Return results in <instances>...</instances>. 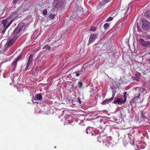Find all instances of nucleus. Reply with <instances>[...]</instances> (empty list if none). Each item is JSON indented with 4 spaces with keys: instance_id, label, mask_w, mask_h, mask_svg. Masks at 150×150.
Masks as SVG:
<instances>
[{
    "instance_id": "obj_1",
    "label": "nucleus",
    "mask_w": 150,
    "mask_h": 150,
    "mask_svg": "<svg viewBox=\"0 0 150 150\" xmlns=\"http://www.w3.org/2000/svg\"><path fill=\"white\" fill-rule=\"evenodd\" d=\"M14 20V19H11V18H8L2 21L1 25H2V27L1 28V30H2V33L4 34L5 33L6 30Z\"/></svg>"
},
{
    "instance_id": "obj_2",
    "label": "nucleus",
    "mask_w": 150,
    "mask_h": 150,
    "mask_svg": "<svg viewBox=\"0 0 150 150\" xmlns=\"http://www.w3.org/2000/svg\"><path fill=\"white\" fill-rule=\"evenodd\" d=\"M65 1L63 0H54V8L55 9H59L64 7L66 4Z\"/></svg>"
},
{
    "instance_id": "obj_3",
    "label": "nucleus",
    "mask_w": 150,
    "mask_h": 150,
    "mask_svg": "<svg viewBox=\"0 0 150 150\" xmlns=\"http://www.w3.org/2000/svg\"><path fill=\"white\" fill-rule=\"evenodd\" d=\"M142 22V27L145 30H147L149 28L150 24L149 22L145 18H142L141 20Z\"/></svg>"
},
{
    "instance_id": "obj_4",
    "label": "nucleus",
    "mask_w": 150,
    "mask_h": 150,
    "mask_svg": "<svg viewBox=\"0 0 150 150\" xmlns=\"http://www.w3.org/2000/svg\"><path fill=\"white\" fill-rule=\"evenodd\" d=\"M126 99V96H124L123 98H116L114 100V103L115 104L117 103L119 105H121L124 103L125 102Z\"/></svg>"
},
{
    "instance_id": "obj_5",
    "label": "nucleus",
    "mask_w": 150,
    "mask_h": 150,
    "mask_svg": "<svg viewBox=\"0 0 150 150\" xmlns=\"http://www.w3.org/2000/svg\"><path fill=\"white\" fill-rule=\"evenodd\" d=\"M25 25V23H20L14 29L13 32L14 34H16L19 33L21 30L22 29Z\"/></svg>"
},
{
    "instance_id": "obj_6",
    "label": "nucleus",
    "mask_w": 150,
    "mask_h": 150,
    "mask_svg": "<svg viewBox=\"0 0 150 150\" xmlns=\"http://www.w3.org/2000/svg\"><path fill=\"white\" fill-rule=\"evenodd\" d=\"M42 99V96L41 94H37L34 98L33 97L32 98V101L34 103H38V101H40Z\"/></svg>"
},
{
    "instance_id": "obj_7",
    "label": "nucleus",
    "mask_w": 150,
    "mask_h": 150,
    "mask_svg": "<svg viewBox=\"0 0 150 150\" xmlns=\"http://www.w3.org/2000/svg\"><path fill=\"white\" fill-rule=\"evenodd\" d=\"M33 56L32 54H30L27 63L25 68V71L28 70V67L31 64L33 63Z\"/></svg>"
},
{
    "instance_id": "obj_8",
    "label": "nucleus",
    "mask_w": 150,
    "mask_h": 150,
    "mask_svg": "<svg viewBox=\"0 0 150 150\" xmlns=\"http://www.w3.org/2000/svg\"><path fill=\"white\" fill-rule=\"evenodd\" d=\"M103 142H105V146L109 147L111 145L112 142L111 137H107L105 139H103Z\"/></svg>"
},
{
    "instance_id": "obj_9",
    "label": "nucleus",
    "mask_w": 150,
    "mask_h": 150,
    "mask_svg": "<svg viewBox=\"0 0 150 150\" xmlns=\"http://www.w3.org/2000/svg\"><path fill=\"white\" fill-rule=\"evenodd\" d=\"M21 56H18L17 58L13 61V62L12 64L11 67L13 69V70L12 71V72L13 71H14V69L16 67V66L17 64V62L19 61L21 58Z\"/></svg>"
},
{
    "instance_id": "obj_10",
    "label": "nucleus",
    "mask_w": 150,
    "mask_h": 150,
    "mask_svg": "<svg viewBox=\"0 0 150 150\" xmlns=\"http://www.w3.org/2000/svg\"><path fill=\"white\" fill-rule=\"evenodd\" d=\"M139 42L140 45L144 47H147L150 45V42L145 41L143 39H139Z\"/></svg>"
},
{
    "instance_id": "obj_11",
    "label": "nucleus",
    "mask_w": 150,
    "mask_h": 150,
    "mask_svg": "<svg viewBox=\"0 0 150 150\" xmlns=\"http://www.w3.org/2000/svg\"><path fill=\"white\" fill-rule=\"evenodd\" d=\"M18 37V36H15L10 39H8V40L6 44H7L8 45L11 46Z\"/></svg>"
},
{
    "instance_id": "obj_12",
    "label": "nucleus",
    "mask_w": 150,
    "mask_h": 150,
    "mask_svg": "<svg viewBox=\"0 0 150 150\" xmlns=\"http://www.w3.org/2000/svg\"><path fill=\"white\" fill-rule=\"evenodd\" d=\"M98 37V34L93 35L91 34L89 38L88 42L90 44L93 42Z\"/></svg>"
},
{
    "instance_id": "obj_13",
    "label": "nucleus",
    "mask_w": 150,
    "mask_h": 150,
    "mask_svg": "<svg viewBox=\"0 0 150 150\" xmlns=\"http://www.w3.org/2000/svg\"><path fill=\"white\" fill-rule=\"evenodd\" d=\"M140 96H134V97L130 101V103L131 104L132 103H139L141 102L140 99L139 98Z\"/></svg>"
},
{
    "instance_id": "obj_14",
    "label": "nucleus",
    "mask_w": 150,
    "mask_h": 150,
    "mask_svg": "<svg viewBox=\"0 0 150 150\" xmlns=\"http://www.w3.org/2000/svg\"><path fill=\"white\" fill-rule=\"evenodd\" d=\"M23 9L21 7H18L17 11H15L13 12V15L14 16V14H15L16 16L15 17H17L18 15L20 14H22V13L23 12Z\"/></svg>"
},
{
    "instance_id": "obj_15",
    "label": "nucleus",
    "mask_w": 150,
    "mask_h": 150,
    "mask_svg": "<svg viewBox=\"0 0 150 150\" xmlns=\"http://www.w3.org/2000/svg\"><path fill=\"white\" fill-rule=\"evenodd\" d=\"M111 0H103L100 3L99 5L97 6V8L99 9L102 8V6H103L106 3H107Z\"/></svg>"
},
{
    "instance_id": "obj_16",
    "label": "nucleus",
    "mask_w": 150,
    "mask_h": 150,
    "mask_svg": "<svg viewBox=\"0 0 150 150\" xmlns=\"http://www.w3.org/2000/svg\"><path fill=\"white\" fill-rule=\"evenodd\" d=\"M114 96V95H112V96L111 98L109 99H106L101 103V104L103 105H105L110 103L113 99Z\"/></svg>"
},
{
    "instance_id": "obj_17",
    "label": "nucleus",
    "mask_w": 150,
    "mask_h": 150,
    "mask_svg": "<svg viewBox=\"0 0 150 150\" xmlns=\"http://www.w3.org/2000/svg\"><path fill=\"white\" fill-rule=\"evenodd\" d=\"M139 87L135 88L133 90V94L134 96H140V93L139 91Z\"/></svg>"
},
{
    "instance_id": "obj_18",
    "label": "nucleus",
    "mask_w": 150,
    "mask_h": 150,
    "mask_svg": "<svg viewBox=\"0 0 150 150\" xmlns=\"http://www.w3.org/2000/svg\"><path fill=\"white\" fill-rule=\"evenodd\" d=\"M140 76V74L138 72L136 74L135 76L132 77V79L133 81H139V77Z\"/></svg>"
},
{
    "instance_id": "obj_19",
    "label": "nucleus",
    "mask_w": 150,
    "mask_h": 150,
    "mask_svg": "<svg viewBox=\"0 0 150 150\" xmlns=\"http://www.w3.org/2000/svg\"><path fill=\"white\" fill-rule=\"evenodd\" d=\"M92 128L91 127H88L86 129V133L88 134L91 135L92 136L93 135V134L91 132V131H92Z\"/></svg>"
},
{
    "instance_id": "obj_20",
    "label": "nucleus",
    "mask_w": 150,
    "mask_h": 150,
    "mask_svg": "<svg viewBox=\"0 0 150 150\" xmlns=\"http://www.w3.org/2000/svg\"><path fill=\"white\" fill-rule=\"evenodd\" d=\"M82 72L83 69L81 68L80 69L79 71L73 73V74L74 75L75 74L77 76H79L82 73Z\"/></svg>"
},
{
    "instance_id": "obj_21",
    "label": "nucleus",
    "mask_w": 150,
    "mask_h": 150,
    "mask_svg": "<svg viewBox=\"0 0 150 150\" xmlns=\"http://www.w3.org/2000/svg\"><path fill=\"white\" fill-rule=\"evenodd\" d=\"M144 15L147 18L150 17V10L147 11L145 12Z\"/></svg>"
},
{
    "instance_id": "obj_22",
    "label": "nucleus",
    "mask_w": 150,
    "mask_h": 150,
    "mask_svg": "<svg viewBox=\"0 0 150 150\" xmlns=\"http://www.w3.org/2000/svg\"><path fill=\"white\" fill-rule=\"evenodd\" d=\"M43 49H46L47 50H50L51 49V47L47 45H45L42 48Z\"/></svg>"
},
{
    "instance_id": "obj_23",
    "label": "nucleus",
    "mask_w": 150,
    "mask_h": 150,
    "mask_svg": "<svg viewBox=\"0 0 150 150\" xmlns=\"http://www.w3.org/2000/svg\"><path fill=\"white\" fill-rule=\"evenodd\" d=\"M10 47V46L9 45H8L7 44H6L4 46V51H6Z\"/></svg>"
},
{
    "instance_id": "obj_24",
    "label": "nucleus",
    "mask_w": 150,
    "mask_h": 150,
    "mask_svg": "<svg viewBox=\"0 0 150 150\" xmlns=\"http://www.w3.org/2000/svg\"><path fill=\"white\" fill-rule=\"evenodd\" d=\"M139 91L140 94L142 93H143L146 90V89L143 88L139 87Z\"/></svg>"
},
{
    "instance_id": "obj_25",
    "label": "nucleus",
    "mask_w": 150,
    "mask_h": 150,
    "mask_svg": "<svg viewBox=\"0 0 150 150\" xmlns=\"http://www.w3.org/2000/svg\"><path fill=\"white\" fill-rule=\"evenodd\" d=\"M56 14H50L49 15V17L52 19H53L55 17Z\"/></svg>"
},
{
    "instance_id": "obj_26",
    "label": "nucleus",
    "mask_w": 150,
    "mask_h": 150,
    "mask_svg": "<svg viewBox=\"0 0 150 150\" xmlns=\"http://www.w3.org/2000/svg\"><path fill=\"white\" fill-rule=\"evenodd\" d=\"M79 85V88H83L82 87L83 83L79 81L78 82Z\"/></svg>"
},
{
    "instance_id": "obj_27",
    "label": "nucleus",
    "mask_w": 150,
    "mask_h": 150,
    "mask_svg": "<svg viewBox=\"0 0 150 150\" xmlns=\"http://www.w3.org/2000/svg\"><path fill=\"white\" fill-rule=\"evenodd\" d=\"M144 35V38L147 40H148L150 39V35L146 34Z\"/></svg>"
},
{
    "instance_id": "obj_28",
    "label": "nucleus",
    "mask_w": 150,
    "mask_h": 150,
    "mask_svg": "<svg viewBox=\"0 0 150 150\" xmlns=\"http://www.w3.org/2000/svg\"><path fill=\"white\" fill-rule=\"evenodd\" d=\"M96 30V28L93 26L91 27L90 28V30L93 32H95Z\"/></svg>"
},
{
    "instance_id": "obj_29",
    "label": "nucleus",
    "mask_w": 150,
    "mask_h": 150,
    "mask_svg": "<svg viewBox=\"0 0 150 150\" xmlns=\"http://www.w3.org/2000/svg\"><path fill=\"white\" fill-rule=\"evenodd\" d=\"M109 25L108 23H105L104 25V29L106 30L109 27Z\"/></svg>"
},
{
    "instance_id": "obj_30",
    "label": "nucleus",
    "mask_w": 150,
    "mask_h": 150,
    "mask_svg": "<svg viewBox=\"0 0 150 150\" xmlns=\"http://www.w3.org/2000/svg\"><path fill=\"white\" fill-rule=\"evenodd\" d=\"M113 19V17H110L106 20V21L107 22H108L111 21H112Z\"/></svg>"
},
{
    "instance_id": "obj_31",
    "label": "nucleus",
    "mask_w": 150,
    "mask_h": 150,
    "mask_svg": "<svg viewBox=\"0 0 150 150\" xmlns=\"http://www.w3.org/2000/svg\"><path fill=\"white\" fill-rule=\"evenodd\" d=\"M98 142H101V140L100 139H101V140H103V137H98Z\"/></svg>"
},
{
    "instance_id": "obj_32",
    "label": "nucleus",
    "mask_w": 150,
    "mask_h": 150,
    "mask_svg": "<svg viewBox=\"0 0 150 150\" xmlns=\"http://www.w3.org/2000/svg\"><path fill=\"white\" fill-rule=\"evenodd\" d=\"M42 13L44 15H46L47 14V10L46 9L43 10L42 11Z\"/></svg>"
},
{
    "instance_id": "obj_33",
    "label": "nucleus",
    "mask_w": 150,
    "mask_h": 150,
    "mask_svg": "<svg viewBox=\"0 0 150 150\" xmlns=\"http://www.w3.org/2000/svg\"><path fill=\"white\" fill-rule=\"evenodd\" d=\"M137 31L138 32H139V33H141L142 32V29L139 26H137Z\"/></svg>"
},
{
    "instance_id": "obj_34",
    "label": "nucleus",
    "mask_w": 150,
    "mask_h": 150,
    "mask_svg": "<svg viewBox=\"0 0 150 150\" xmlns=\"http://www.w3.org/2000/svg\"><path fill=\"white\" fill-rule=\"evenodd\" d=\"M20 0H13L12 3L13 4H16L17 2L19 1Z\"/></svg>"
},
{
    "instance_id": "obj_35",
    "label": "nucleus",
    "mask_w": 150,
    "mask_h": 150,
    "mask_svg": "<svg viewBox=\"0 0 150 150\" xmlns=\"http://www.w3.org/2000/svg\"><path fill=\"white\" fill-rule=\"evenodd\" d=\"M78 101L79 102V103H81V101L80 100V99L79 98H78Z\"/></svg>"
},
{
    "instance_id": "obj_36",
    "label": "nucleus",
    "mask_w": 150,
    "mask_h": 150,
    "mask_svg": "<svg viewBox=\"0 0 150 150\" xmlns=\"http://www.w3.org/2000/svg\"><path fill=\"white\" fill-rule=\"evenodd\" d=\"M126 94V92H124V96H125V94Z\"/></svg>"
},
{
    "instance_id": "obj_37",
    "label": "nucleus",
    "mask_w": 150,
    "mask_h": 150,
    "mask_svg": "<svg viewBox=\"0 0 150 150\" xmlns=\"http://www.w3.org/2000/svg\"><path fill=\"white\" fill-rule=\"evenodd\" d=\"M149 63H150V59H149Z\"/></svg>"
},
{
    "instance_id": "obj_38",
    "label": "nucleus",
    "mask_w": 150,
    "mask_h": 150,
    "mask_svg": "<svg viewBox=\"0 0 150 150\" xmlns=\"http://www.w3.org/2000/svg\"><path fill=\"white\" fill-rule=\"evenodd\" d=\"M149 54H150V52H149Z\"/></svg>"
},
{
    "instance_id": "obj_39",
    "label": "nucleus",
    "mask_w": 150,
    "mask_h": 150,
    "mask_svg": "<svg viewBox=\"0 0 150 150\" xmlns=\"http://www.w3.org/2000/svg\"><path fill=\"white\" fill-rule=\"evenodd\" d=\"M54 148H56V146H55L54 147Z\"/></svg>"
}]
</instances>
